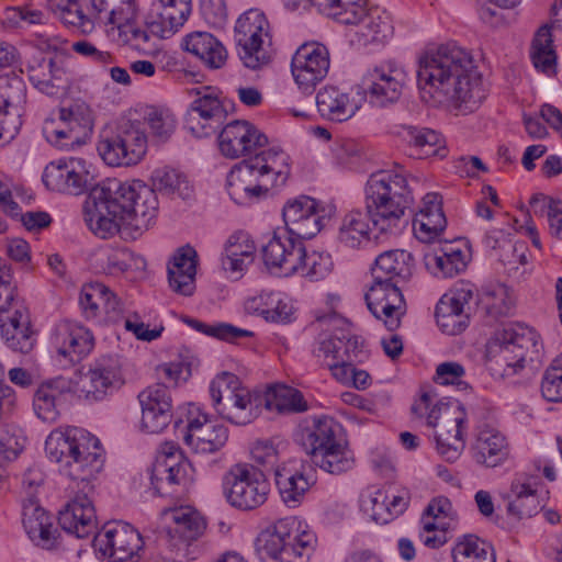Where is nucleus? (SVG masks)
<instances>
[{"label": "nucleus", "mask_w": 562, "mask_h": 562, "mask_svg": "<svg viewBox=\"0 0 562 562\" xmlns=\"http://www.w3.org/2000/svg\"><path fill=\"white\" fill-rule=\"evenodd\" d=\"M426 269L437 278H453L467 267L461 247L453 241L439 240L424 254Z\"/></svg>", "instance_id": "obj_33"}, {"label": "nucleus", "mask_w": 562, "mask_h": 562, "mask_svg": "<svg viewBox=\"0 0 562 562\" xmlns=\"http://www.w3.org/2000/svg\"><path fill=\"white\" fill-rule=\"evenodd\" d=\"M171 198L188 200L192 196L193 189L187 177L170 167H160L151 173V187Z\"/></svg>", "instance_id": "obj_48"}, {"label": "nucleus", "mask_w": 562, "mask_h": 562, "mask_svg": "<svg viewBox=\"0 0 562 562\" xmlns=\"http://www.w3.org/2000/svg\"><path fill=\"white\" fill-rule=\"evenodd\" d=\"M137 110L142 122L149 126L154 139L165 143L170 138L176 130V119L169 110L151 105H142Z\"/></svg>", "instance_id": "obj_52"}, {"label": "nucleus", "mask_w": 562, "mask_h": 562, "mask_svg": "<svg viewBox=\"0 0 562 562\" xmlns=\"http://www.w3.org/2000/svg\"><path fill=\"white\" fill-rule=\"evenodd\" d=\"M114 134L122 140L132 159L138 164L147 151V134L137 108L119 120Z\"/></svg>", "instance_id": "obj_41"}, {"label": "nucleus", "mask_w": 562, "mask_h": 562, "mask_svg": "<svg viewBox=\"0 0 562 562\" xmlns=\"http://www.w3.org/2000/svg\"><path fill=\"white\" fill-rule=\"evenodd\" d=\"M124 383L121 359L117 356H102L82 375L80 392L90 403L101 402L117 392Z\"/></svg>", "instance_id": "obj_20"}, {"label": "nucleus", "mask_w": 562, "mask_h": 562, "mask_svg": "<svg viewBox=\"0 0 562 562\" xmlns=\"http://www.w3.org/2000/svg\"><path fill=\"white\" fill-rule=\"evenodd\" d=\"M245 310L262 316L267 322L288 324L294 319V306L291 299L278 291H262L245 301Z\"/></svg>", "instance_id": "obj_36"}, {"label": "nucleus", "mask_w": 562, "mask_h": 562, "mask_svg": "<svg viewBox=\"0 0 562 562\" xmlns=\"http://www.w3.org/2000/svg\"><path fill=\"white\" fill-rule=\"evenodd\" d=\"M356 32V41L359 45L383 44L393 33V26L387 14L379 8H369L364 21Z\"/></svg>", "instance_id": "obj_45"}, {"label": "nucleus", "mask_w": 562, "mask_h": 562, "mask_svg": "<svg viewBox=\"0 0 562 562\" xmlns=\"http://www.w3.org/2000/svg\"><path fill=\"white\" fill-rule=\"evenodd\" d=\"M313 463L323 471L330 474H341L351 470L355 465L353 452L348 448L346 441L331 446L322 453H315Z\"/></svg>", "instance_id": "obj_53"}, {"label": "nucleus", "mask_w": 562, "mask_h": 562, "mask_svg": "<svg viewBox=\"0 0 562 562\" xmlns=\"http://www.w3.org/2000/svg\"><path fill=\"white\" fill-rule=\"evenodd\" d=\"M364 102L361 87H351L349 91H341L336 87H325L316 95V105L319 114L334 122H345L360 110Z\"/></svg>", "instance_id": "obj_25"}, {"label": "nucleus", "mask_w": 562, "mask_h": 562, "mask_svg": "<svg viewBox=\"0 0 562 562\" xmlns=\"http://www.w3.org/2000/svg\"><path fill=\"white\" fill-rule=\"evenodd\" d=\"M261 254L266 267L279 276L299 273L310 281H319L334 269V261L328 252L306 250L302 240L291 236H272L262 246Z\"/></svg>", "instance_id": "obj_6"}, {"label": "nucleus", "mask_w": 562, "mask_h": 562, "mask_svg": "<svg viewBox=\"0 0 562 562\" xmlns=\"http://www.w3.org/2000/svg\"><path fill=\"white\" fill-rule=\"evenodd\" d=\"M396 134L407 144L411 150L409 155L413 157H445L447 155L441 135L431 128L403 124L397 127Z\"/></svg>", "instance_id": "obj_39"}, {"label": "nucleus", "mask_w": 562, "mask_h": 562, "mask_svg": "<svg viewBox=\"0 0 562 562\" xmlns=\"http://www.w3.org/2000/svg\"><path fill=\"white\" fill-rule=\"evenodd\" d=\"M222 487L227 502L244 510L265 504L270 492L263 471L246 463L232 467L223 476Z\"/></svg>", "instance_id": "obj_13"}, {"label": "nucleus", "mask_w": 562, "mask_h": 562, "mask_svg": "<svg viewBox=\"0 0 562 562\" xmlns=\"http://www.w3.org/2000/svg\"><path fill=\"white\" fill-rule=\"evenodd\" d=\"M181 46L186 52L199 58L205 67L218 69L226 65L227 49L209 32L195 31L186 35Z\"/></svg>", "instance_id": "obj_38"}, {"label": "nucleus", "mask_w": 562, "mask_h": 562, "mask_svg": "<svg viewBox=\"0 0 562 562\" xmlns=\"http://www.w3.org/2000/svg\"><path fill=\"white\" fill-rule=\"evenodd\" d=\"M364 101L372 106L385 108L395 103L404 88V72H370L361 85Z\"/></svg>", "instance_id": "obj_35"}, {"label": "nucleus", "mask_w": 562, "mask_h": 562, "mask_svg": "<svg viewBox=\"0 0 562 562\" xmlns=\"http://www.w3.org/2000/svg\"><path fill=\"white\" fill-rule=\"evenodd\" d=\"M196 267V250L190 245L178 248L167 267L170 289L183 296L192 295L195 291Z\"/></svg>", "instance_id": "obj_34"}, {"label": "nucleus", "mask_w": 562, "mask_h": 562, "mask_svg": "<svg viewBox=\"0 0 562 562\" xmlns=\"http://www.w3.org/2000/svg\"><path fill=\"white\" fill-rule=\"evenodd\" d=\"M412 412L435 429L437 453L447 462L457 461L465 448L468 431V414L460 402H443L427 391L415 401Z\"/></svg>", "instance_id": "obj_5"}, {"label": "nucleus", "mask_w": 562, "mask_h": 562, "mask_svg": "<svg viewBox=\"0 0 562 562\" xmlns=\"http://www.w3.org/2000/svg\"><path fill=\"white\" fill-rule=\"evenodd\" d=\"M447 226V220L445 214H416L413 222V229L416 238L430 246L439 241L440 235L443 233Z\"/></svg>", "instance_id": "obj_59"}, {"label": "nucleus", "mask_w": 562, "mask_h": 562, "mask_svg": "<svg viewBox=\"0 0 562 562\" xmlns=\"http://www.w3.org/2000/svg\"><path fill=\"white\" fill-rule=\"evenodd\" d=\"M43 182L52 191L70 195H80L85 192L91 194L102 184V181H95L93 165L80 157L60 158L49 162L44 169Z\"/></svg>", "instance_id": "obj_14"}, {"label": "nucleus", "mask_w": 562, "mask_h": 562, "mask_svg": "<svg viewBox=\"0 0 562 562\" xmlns=\"http://www.w3.org/2000/svg\"><path fill=\"white\" fill-rule=\"evenodd\" d=\"M157 212L155 190L140 180H103L85 203V221L89 229L103 239L121 231L137 238L150 227Z\"/></svg>", "instance_id": "obj_2"}, {"label": "nucleus", "mask_w": 562, "mask_h": 562, "mask_svg": "<svg viewBox=\"0 0 562 562\" xmlns=\"http://www.w3.org/2000/svg\"><path fill=\"white\" fill-rule=\"evenodd\" d=\"M22 522L29 537L36 542H48L54 538L52 517L33 502L23 506Z\"/></svg>", "instance_id": "obj_51"}, {"label": "nucleus", "mask_w": 562, "mask_h": 562, "mask_svg": "<svg viewBox=\"0 0 562 562\" xmlns=\"http://www.w3.org/2000/svg\"><path fill=\"white\" fill-rule=\"evenodd\" d=\"M535 212H546L550 234L562 240V200L546 195H535L530 200Z\"/></svg>", "instance_id": "obj_62"}, {"label": "nucleus", "mask_w": 562, "mask_h": 562, "mask_svg": "<svg viewBox=\"0 0 562 562\" xmlns=\"http://www.w3.org/2000/svg\"><path fill=\"white\" fill-rule=\"evenodd\" d=\"M510 498L507 512L517 519L530 518L543 507L536 491L521 479L513 481Z\"/></svg>", "instance_id": "obj_46"}, {"label": "nucleus", "mask_w": 562, "mask_h": 562, "mask_svg": "<svg viewBox=\"0 0 562 562\" xmlns=\"http://www.w3.org/2000/svg\"><path fill=\"white\" fill-rule=\"evenodd\" d=\"M256 246L246 232L232 234L224 245L222 268L232 280H239L255 259Z\"/></svg>", "instance_id": "obj_37"}, {"label": "nucleus", "mask_w": 562, "mask_h": 562, "mask_svg": "<svg viewBox=\"0 0 562 562\" xmlns=\"http://www.w3.org/2000/svg\"><path fill=\"white\" fill-rule=\"evenodd\" d=\"M0 333L5 345L21 353H29L36 342L30 313L24 304H18L11 314L0 317Z\"/></svg>", "instance_id": "obj_31"}, {"label": "nucleus", "mask_w": 562, "mask_h": 562, "mask_svg": "<svg viewBox=\"0 0 562 562\" xmlns=\"http://www.w3.org/2000/svg\"><path fill=\"white\" fill-rule=\"evenodd\" d=\"M408 503V493L393 486H369L360 495L361 510L381 525L387 524L403 514Z\"/></svg>", "instance_id": "obj_23"}, {"label": "nucleus", "mask_w": 562, "mask_h": 562, "mask_svg": "<svg viewBox=\"0 0 562 562\" xmlns=\"http://www.w3.org/2000/svg\"><path fill=\"white\" fill-rule=\"evenodd\" d=\"M187 92L198 97L186 114L189 132L198 138L216 134L227 119V111L220 99L221 91L211 86H198L187 88Z\"/></svg>", "instance_id": "obj_16"}, {"label": "nucleus", "mask_w": 562, "mask_h": 562, "mask_svg": "<svg viewBox=\"0 0 562 562\" xmlns=\"http://www.w3.org/2000/svg\"><path fill=\"white\" fill-rule=\"evenodd\" d=\"M288 232L281 236H291L302 240L316 236L329 221L330 210L322 202L301 195L289 200L282 211Z\"/></svg>", "instance_id": "obj_17"}, {"label": "nucleus", "mask_w": 562, "mask_h": 562, "mask_svg": "<svg viewBox=\"0 0 562 562\" xmlns=\"http://www.w3.org/2000/svg\"><path fill=\"white\" fill-rule=\"evenodd\" d=\"M95 111L83 99H74L61 103L58 120L46 119L43 134L48 143L59 149L81 146L91 136Z\"/></svg>", "instance_id": "obj_11"}, {"label": "nucleus", "mask_w": 562, "mask_h": 562, "mask_svg": "<svg viewBox=\"0 0 562 562\" xmlns=\"http://www.w3.org/2000/svg\"><path fill=\"white\" fill-rule=\"evenodd\" d=\"M70 394L71 383L66 378L58 376L43 382L33 396L35 415L45 423L56 422Z\"/></svg>", "instance_id": "obj_32"}, {"label": "nucleus", "mask_w": 562, "mask_h": 562, "mask_svg": "<svg viewBox=\"0 0 562 562\" xmlns=\"http://www.w3.org/2000/svg\"><path fill=\"white\" fill-rule=\"evenodd\" d=\"M98 153L103 161L112 167L137 165L123 146L121 139L113 133L109 136H102L98 142Z\"/></svg>", "instance_id": "obj_60"}, {"label": "nucleus", "mask_w": 562, "mask_h": 562, "mask_svg": "<svg viewBox=\"0 0 562 562\" xmlns=\"http://www.w3.org/2000/svg\"><path fill=\"white\" fill-rule=\"evenodd\" d=\"M24 101V80L16 72L0 76V104L22 109Z\"/></svg>", "instance_id": "obj_64"}, {"label": "nucleus", "mask_w": 562, "mask_h": 562, "mask_svg": "<svg viewBox=\"0 0 562 562\" xmlns=\"http://www.w3.org/2000/svg\"><path fill=\"white\" fill-rule=\"evenodd\" d=\"M471 452L476 464L496 468L509 459L510 447L506 437L498 429L490 425H482L477 428Z\"/></svg>", "instance_id": "obj_30"}, {"label": "nucleus", "mask_w": 562, "mask_h": 562, "mask_svg": "<svg viewBox=\"0 0 562 562\" xmlns=\"http://www.w3.org/2000/svg\"><path fill=\"white\" fill-rule=\"evenodd\" d=\"M194 469L183 456L164 457L156 459L150 483L155 494L168 495L175 486L186 487L193 480Z\"/></svg>", "instance_id": "obj_29"}, {"label": "nucleus", "mask_w": 562, "mask_h": 562, "mask_svg": "<svg viewBox=\"0 0 562 562\" xmlns=\"http://www.w3.org/2000/svg\"><path fill=\"white\" fill-rule=\"evenodd\" d=\"M210 395L218 416L233 425H248L261 414L262 396L252 393L233 373L217 374L210 383Z\"/></svg>", "instance_id": "obj_10"}, {"label": "nucleus", "mask_w": 562, "mask_h": 562, "mask_svg": "<svg viewBox=\"0 0 562 562\" xmlns=\"http://www.w3.org/2000/svg\"><path fill=\"white\" fill-rule=\"evenodd\" d=\"M344 441L341 426L333 418L323 416L314 418L306 428L303 445L313 459L315 453H322Z\"/></svg>", "instance_id": "obj_43"}, {"label": "nucleus", "mask_w": 562, "mask_h": 562, "mask_svg": "<svg viewBox=\"0 0 562 562\" xmlns=\"http://www.w3.org/2000/svg\"><path fill=\"white\" fill-rule=\"evenodd\" d=\"M422 99L434 106L472 112L485 99L480 72H416Z\"/></svg>", "instance_id": "obj_7"}, {"label": "nucleus", "mask_w": 562, "mask_h": 562, "mask_svg": "<svg viewBox=\"0 0 562 562\" xmlns=\"http://www.w3.org/2000/svg\"><path fill=\"white\" fill-rule=\"evenodd\" d=\"M140 427L148 434L164 431L172 420V400L166 385L156 383L138 394Z\"/></svg>", "instance_id": "obj_24"}, {"label": "nucleus", "mask_w": 562, "mask_h": 562, "mask_svg": "<svg viewBox=\"0 0 562 562\" xmlns=\"http://www.w3.org/2000/svg\"><path fill=\"white\" fill-rule=\"evenodd\" d=\"M473 299L469 286H461L442 295L436 306V321L440 329L448 335L461 333L468 325L467 306Z\"/></svg>", "instance_id": "obj_28"}, {"label": "nucleus", "mask_w": 562, "mask_h": 562, "mask_svg": "<svg viewBox=\"0 0 562 562\" xmlns=\"http://www.w3.org/2000/svg\"><path fill=\"white\" fill-rule=\"evenodd\" d=\"M262 406L279 414L302 413L307 411L303 394L291 386L278 385L262 397Z\"/></svg>", "instance_id": "obj_47"}, {"label": "nucleus", "mask_w": 562, "mask_h": 562, "mask_svg": "<svg viewBox=\"0 0 562 562\" xmlns=\"http://www.w3.org/2000/svg\"><path fill=\"white\" fill-rule=\"evenodd\" d=\"M93 548L108 562H125L138 555L143 548L140 533L127 522L106 524L94 536Z\"/></svg>", "instance_id": "obj_19"}, {"label": "nucleus", "mask_w": 562, "mask_h": 562, "mask_svg": "<svg viewBox=\"0 0 562 562\" xmlns=\"http://www.w3.org/2000/svg\"><path fill=\"white\" fill-rule=\"evenodd\" d=\"M414 258L403 249L387 250L379 255L372 268V278L405 281L413 274Z\"/></svg>", "instance_id": "obj_44"}, {"label": "nucleus", "mask_w": 562, "mask_h": 562, "mask_svg": "<svg viewBox=\"0 0 562 562\" xmlns=\"http://www.w3.org/2000/svg\"><path fill=\"white\" fill-rule=\"evenodd\" d=\"M291 165L289 154L278 146L260 150L232 168L227 175V192L236 204L250 205L269 190L284 187Z\"/></svg>", "instance_id": "obj_3"}, {"label": "nucleus", "mask_w": 562, "mask_h": 562, "mask_svg": "<svg viewBox=\"0 0 562 562\" xmlns=\"http://www.w3.org/2000/svg\"><path fill=\"white\" fill-rule=\"evenodd\" d=\"M106 295V285L100 282H90L82 285L79 294V305L86 318H97L102 310Z\"/></svg>", "instance_id": "obj_63"}, {"label": "nucleus", "mask_w": 562, "mask_h": 562, "mask_svg": "<svg viewBox=\"0 0 562 562\" xmlns=\"http://www.w3.org/2000/svg\"><path fill=\"white\" fill-rule=\"evenodd\" d=\"M368 9V0H335L327 16L341 24L358 25L364 21Z\"/></svg>", "instance_id": "obj_61"}, {"label": "nucleus", "mask_w": 562, "mask_h": 562, "mask_svg": "<svg viewBox=\"0 0 562 562\" xmlns=\"http://www.w3.org/2000/svg\"><path fill=\"white\" fill-rule=\"evenodd\" d=\"M45 452L52 462L58 464L60 474L83 483V493L77 494L59 512L58 522L61 529L76 538L94 535L97 516L88 493L92 491L90 481L104 464V451L100 440L83 428H58L47 436Z\"/></svg>", "instance_id": "obj_1"}, {"label": "nucleus", "mask_w": 562, "mask_h": 562, "mask_svg": "<svg viewBox=\"0 0 562 562\" xmlns=\"http://www.w3.org/2000/svg\"><path fill=\"white\" fill-rule=\"evenodd\" d=\"M294 465L295 462L282 463V467L276 470L274 475L280 497L289 508L300 506L311 487L303 471Z\"/></svg>", "instance_id": "obj_40"}, {"label": "nucleus", "mask_w": 562, "mask_h": 562, "mask_svg": "<svg viewBox=\"0 0 562 562\" xmlns=\"http://www.w3.org/2000/svg\"><path fill=\"white\" fill-rule=\"evenodd\" d=\"M91 5L101 21L111 24L136 19L138 14L136 0H91Z\"/></svg>", "instance_id": "obj_55"}, {"label": "nucleus", "mask_w": 562, "mask_h": 562, "mask_svg": "<svg viewBox=\"0 0 562 562\" xmlns=\"http://www.w3.org/2000/svg\"><path fill=\"white\" fill-rule=\"evenodd\" d=\"M398 282L374 279L366 292L364 300L370 313L390 331L401 326L406 314V303Z\"/></svg>", "instance_id": "obj_21"}, {"label": "nucleus", "mask_w": 562, "mask_h": 562, "mask_svg": "<svg viewBox=\"0 0 562 562\" xmlns=\"http://www.w3.org/2000/svg\"><path fill=\"white\" fill-rule=\"evenodd\" d=\"M184 322L193 329L227 342H236L241 338L251 337L250 330L236 327L227 323L206 324L194 318H186Z\"/></svg>", "instance_id": "obj_57"}, {"label": "nucleus", "mask_w": 562, "mask_h": 562, "mask_svg": "<svg viewBox=\"0 0 562 562\" xmlns=\"http://www.w3.org/2000/svg\"><path fill=\"white\" fill-rule=\"evenodd\" d=\"M52 344L60 357L69 363H75L91 352L94 339L92 333L85 326L63 321L53 331Z\"/></svg>", "instance_id": "obj_27"}, {"label": "nucleus", "mask_w": 562, "mask_h": 562, "mask_svg": "<svg viewBox=\"0 0 562 562\" xmlns=\"http://www.w3.org/2000/svg\"><path fill=\"white\" fill-rule=\"evenodd\" d=\"M420 70H476L491 68L481 52H470L456 43L429 44L417 55Z\"/></svg>", "instance_id": "obj_18"}, {"label": "nucleus", "mask_w": 562, "mask_h": 562, "mask_svg": "<svg viewBox=\"0 0 562 562\" xmlns=\"http://www.w3.org/2000/svg\"><path fill=\"white\" fill-rule=\"evenodd\" d=\"M330 54L318 42H306L297 47L291 60V70H329Z\"/></svg>", "instance_id": "obj_50"}, {"label": "nucleus", "mask_w": 562, "mask_h": 562, "mask_svg": "<svg viewBox=\"0 0 562 562\" xmlns=\"http://www.w3.org/2000/svg\"><path fill=\"white\" fill-rule=\"evenodd\" d=\"M530 58L535 68L548 69L555 65L557 55L552 47L550 27L542 26L538 30L531 45Z\"/></svg>", "instance_id": "obj_58"}, {"label": "nucleus", "mask_w": 562, "mask_h": 562, "mask_svg": "<svg viewBox=\"0 0 562 562\" xmlns=\"http://www.w3.org/2000/svg\"><path fill=\"white\" fill-rule=\"evenodd\" d=\"M314 356L336 380H345L346 364L364 357L363 340L347 329L335 327L331 334L319 335Z\"/></svg>", "instance_id": "obj_15"}, {"label": "nucleus", "mask_w": 562, "mask_h": 562, "mask_svg": "<svg viewBox=\"0 0 562 562\" xmlns=\"http://www.w3.org/2000/svg\"><path fill=\"white\" fill-rule=\"evenodd\" d=\"M234 41L244 67L257 70L272 66L269 23L258 9H250L238 18L234 27Z\"/></svg>", "instance_id": "obj_12"}, {"label": "nucleus", "mask_w": 562, "mask_h": 562, "mask_svg": "<svg viewBox=\"0 0 562 562\" xmlns=\"http://www.w3.org/2000/svg\"><path fill=\"white\" fill-rule=\"evenodd\" d=\"M228 440V428L217 424L205 414L189 418L183 430V441L198 453H214Z\"/></svg>", "instance_id": "obj_26"}, {"label": "nucleus", "mask_w": 562, "mask_h": 562, "mask_svg": "<svg viewBox=\"0 0 562 562\" xmlns=\"http://www.w3.org/2000/svg\"><path fill=\"white\" fill-rule=\"evenodd\" d=\"M452 557L454 562H495L492 546L473 535L465 536L456 544Z\"/></svg>", "instance_id": "obj_54"}, {"label": "nucleus", "mask_w": 562, "mask_h": 562, "mask_svg": "<svg viewBox=\"0 0 562 562\" xmlns=\"http://www.w3.org/2000/svg\"><path fill=\"white\" fill-rule=\"evenodd\" d=\"M315 544L314 532L293 516L267 527L255 542L259 558L271 562H308Z\"/></svg>", "instance_id": "obj_8"}, {"label": "nucleus", "mask_w": 562, "mask_h": 562, "mask_svg": "<svg viewBox=\"0 0 562 562\" xmlns=\"http://www.w3.org/2000/svg\"><path fill=\"white\" fill-rule=\"evenodd\" d=\"M268 145V137L248 121L235 120L226 124L218 135V148L229 159L258 154Z\"/></svg>", "instance_id": "obj_22"}, {"label": "nucleus", "mask_w": 562, "mask_h": 562, "mask_svg": "<svg viewBox=\"0 0 562 562\" xmlns=\"http://www.w3.org/2000/svg\"><path fill=\"white\" fill-rule=\"evenodd\" d=\"M162 516L175 524L173 532L187 542L198 539L205 529L203 517L190 507L166 509Z\"/></svg>", "instance_id": "obj_49"}, {"label": "nucleus", "mask_w": 562, "mask_h": 562, "mask_svg": "<svg viewBox=\"0 0 562 562\" xmlns=\"http://www.w3.org/2000/svg\"><path fill=\"white\" fill-rule=\"evenodd\" d=\"M366 209L373 228L381 235H395L401 229L405 210L413 201L402 168L372 173L364 189Z\"/></svg>", "instance_id": "obj_4"}, {"label": "nucleus", "mask_w": 562, "mask_h": 562, "mask_svg": "<svg viewBox=\"0 0 562 562\" xmlns=\"http://www.w3.org/2000/svg\"><path fill=\"white\" fill-rule=\"evenodd\" d=\"M373 228L368 210L355 209L347 212L340 221L338 241L347 248L357 249L370 240Z\"/></svg>", "instance_id": "obj_42"}, {"label": "nucleus", "mask_w": 562, "mask_h": 562, "mask_svg": "<svg viewBox=\"0 0 562 562\" xmlns=\"http://www.w3.org/2000/svg\"><path fill=\"white\" fill-rule=\"evenodd\" d=\"M452 504L447 497H436L429 502L423 513L420 525L426 531L448 530Z\"/></svg>", "instance_id": "obj_56"}, {"label": "nucleus", "mask_w": 562, "mask_h": 562, "mask_svg": "<svg viewBox=\"0 0 562 562\" xmlns=\"http://www.w3.org/2000/svg\"><path fill=\"white\" fill-rule=\"evenodd\" d=\"M536 331L518 323H509L497 329L486 345V364L496 379L520 373L527 352L537 346Z\"/></svg>", "instance_id": "obj_9"}]
</instances>
